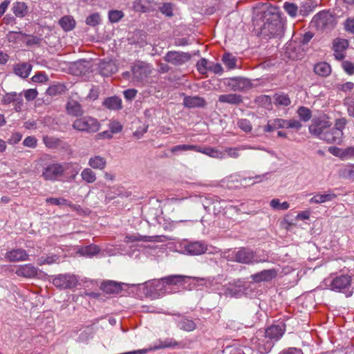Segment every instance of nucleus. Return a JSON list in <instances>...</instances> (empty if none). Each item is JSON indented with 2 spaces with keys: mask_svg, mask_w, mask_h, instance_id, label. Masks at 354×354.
<instances>
[{
  "mask_svg": "<svg viewBox=\"0 0 354 354\" xmlns=\"http://www.w3.org/2000/svg\"><path fill=\"white\" fill-rule=\"evenodd\" d=\"M64 169L62 164L53 163L44 168L41 176L46 180L55 181L62 176Z\"/></svg>",
  "mask_w": 354,
  "mask_h": 354,
  "instance_id": "9",
  "label": "nucleus"
},
{
  "mask_svg": "<svg viewBox=\"0 0 354 354\" xmlns=\"http://www.w3.org/2000/svg\"><path fill=\"white\" fill-rule=\"evenodd\" d=\"M183 103L188 108L204 107L206 104L205 99L198 96L185 97Z\"/></svg>",
  "mask_w": 354,
  "mask_h": 354,
  "instance_id": "28",
  "label": "nucleus"
},
{
  "mask_svg": "<svg viewBox=\"0 0 354 354\" xmlns=\"http://www.w3.org/2000/svg\"><path fill=\"white\" fill-rule=\"evenodd\" d=\"M247 149H251V147L245 146V145H241L238 147H234V148H232V147L226 148L225 150L223 151L225 152V154L227 153L228 156H230L232 158H237L240 156L239 151Z\"/></svg>",
  "mask_w": 354,
  "mask_h": 354,
  "instance_id": "48",
  "label": "nucleus"
},
{
  "mask_svg": "<svg viewBox=\"0 0 354 354\" xmlns=\"http://www.w3.org/2000/svg\"><path fill=\"white\" fill-rule=\"evenodd\" d=\"M82 179L87 183H93L96 180V174L91 168H85L81 172Z\"/></svg>",
  "mask_w": 354,
  "mask_h": 354,
  "instance_id": "44",
  "label": "nucleus"
},
{
  "mask_svg": "<svg viewBox=\"0 0 354 354\" xmlns=\"http://www.w3.org/2000/svg\"><path fill=\"white\" fill-rule=\"evenodd\" d=\"M15 274L25 278H35L37 276L38 268L31 263L21 265L17 267Z\"/></svg>",
  "mask_w": 354,
  "mask_h": 354,
  "instance_id": "18",
  "label": "nucleus"
},
{
  "mask_svg": "<svg viewBox=\"0 0 354 354\" xmlns=\"http://www.w3.org/2000/svg\"><path fill=\"white\" fill-rule=\"evenodd\" d=\"M100 250V248L97 245L91 244L80 248L78 250L77 253L84 257H92L98 254Z\"/></svg>",
  "mask_w": 354,
  "mask_h": 354,
  "instance_id": "34",
  "label": "nucleus"
},
{
  "mask_svg": "<svg viewBox=\"0 0 354 354\" xmlns=\"http://www.w3.org/2000/svg\"><path fill=\"white\" fill-rule=\"evenodd\" d=\"M59 261V257L56 254L42 256L37 259V264L39 266H43L45 264L51 265L53 263H57Z\"/></svg>",
  "mask_w": 354,
  "mask_h": 354,
  "instance_id": "43",
  "label": "nucleus"
},
{
  "mask_svg": "<svg viewBox=\"0 0 354 354\" xmlns=\"http://www.w3.org/2000/svg\"><path fill=\"white\" fill-rule=\"evenodd\" d=\"M237 126L245 133H250L252 129L251 122L247 119H239L237 121Z\"/></svg>",
  "mask_w": 354,
  "mask_h": 354,
  "instance_id": "55",
  "label": "nucleus"
},
{
  "mask_svg": "<svg viewBox=\"0 0 354 354\" xmlns=\"http://www.w3.org/2000/svg\"><path fill=\"white\" fill-rule=\"evenodd\" d=\"M196 151L204 153L214 158L223 159L225 158V152L214 147L202 148L197 146Z\"/></svg>",
  "mask_w": 354,
  "mask_h": 354,
  "instance_id": "24",
  "label": "nucleus"
},
{
  "mask_svg": "<svg viewBox=\"0 0 354 354\" xmlns=\"http://www.w3.org/2000/svg\"><path fill=\"white\" fill-rule=\"evenodd\" d=\"M285 331L284 327L279 325H274L268 328L265 332V335L271 340L277 341L283 335Z\"/></svg>",
  "mask_w": 354,
  "mask_h": 354,
  "instance_id": "23",
  "label": "nucleus"
},
{
  "mask_svg": "<svg viewBox=\"0 0 354 354\" xmlns=\"http://www.w3.org/2000/svg\"><path fill=\"white\" fill-rule=\"evenodd\" d=\"M212 62L205 58H201L198 60L196 63V68L199 73L205 75L209 71Z\"/></svg>",
  "mask_w": 354,
  "mask_h": 354,
  "instance_id": "40",
  "label": "nucleus"
},
{
  "mask_svg": "<svg viewBox=\"0 0 354 354\" xmlns=\"http://www.w3.org/2000/svg\"><path fill=\"white\" fill-rule=\"evenodd\" d=\"M74 129L86 133H94L100 129V124L97 119L86 115L80 116L73 122Z\"/></svg>",
  "mask_w": 354,
  "mask_h": 354,
  "instance_id": "4",
  "label": "nucleus"
},
{
  "mask_svg": "<svg viewBox=\"0 0 354 354\" xmlns=\"http://www.w3.org/2000/svg\"><path fill=\"white\" fill-rule=\"evenodd\" d=\"M346 124L344 118L338 119L335 122V127L329 129L322 136V140L328 143L339 144L342 141L343 129Z\"/></svg>",
  "mask_w": 354,
  "mask_h": 354,
  "instance_id": "3",
  "label": "nucleus"
},
{
  "mask_svg": "<svg viewBox=\"0 0 354 354\" xmlns=\"http://www.w3.org/2000/svg\"><path fill=\"white\" fill-rule=\"evenodd\" d=\"M100 73L103 76H111L118 71V66L112 60H102L98 64Z\"/></svg>",
  "mask_w": 354,
  "mask_h": 354,
  "instance_id": "20",
  "label": "nucleus"
},
{
  "mask_svg": "<svg viewBox=\"0 0 354 354\" xmlns=\"http://www.w3.org/2000/svg\"><path fill=\"white\" fill-rule=\"evenodd\" d=\"M183 348V346H181V343L176 342L175 339L172 338H167L164 341H159V344L155 346L153 348L151 347L153 350H157L164 348Z\"/></svg>",
  "mask_w": 354,
  "mask_h": 354,
  "instance_id": "33",
  "label": "nucleus"
},
{
  "mask_svg": "<svg viewBox=\"0 0 354 354\" xmlns=\"http://www.w3.org/2000/svg\"><path fill=\"white\" fill-rule=\"evenodd\" d=\"M133 8L137 12H149L156 10L157 3L153 0H135Z\"/></svg>",
  "mask_w": 354,
  "mask_h": 354,
  "instance_id": "16",
  "label": "nucleus"
},
{
  "mask_svg": "<svg viewBox=\"0 0 354 354\" xmlns=\"http://www.w3.org/2000/svg\"><path fill=\"white\" fill-rule=\"evenodd\" d=\"M348 46V41L344 39H337L333 42L334 51H344Z\"/></svg>",
  "mask_w": 354,
  "mask_h": 354,
  "instance_id": "54",
  "label": "nucleus"
},
{
  "mask_svg": "<svg viewBox=\"0 0 354 354\" xmlns=\"http://www.w3.org/2000/svg\"><path fill=\"white\" fill-rule=\"evenodd\" d=\"M222 61L229 70L236 68V58L230 53H225Z\"/></svg>",
  "mask_w": 354,
  "mask_h": 354,
  "instance_id": "45",
  "label": "nucleus"
},
{
  "mask_svg": "<svg viewBox=\"0 0 354 354\" xmlns=\"http://www.w3.org/2000/svg\"><path fill=\"white\" fill-rule=\"evenodd\" d=\"M274 100L275 104L283 106H287L291 103L288 95L284 93H276L274 95Z\"/></svg>",
  "mask_w": 354,
  "mask_h": 354,
  "instance_id": "42",
  "label": "nucleus"
},
{
  "mask_svg": "<svg viewBox=\"0 0 354 354\" xmlns=\"http://www.w3.org/2000/svg\"><path fill=\"white\" fill-rule=\"evenodd\" d=\"M103 105L110 110H120L122 109V100L116 96L107 97L103 102Z\"/></svg>",
  "mask_w": 354,
  "mask_h": 354,
  "instance_id": "31",
  "label": "nucleus"
},
{
  "mask_svg": "<svg viewBox=\"0 0 354 354\" xmlns=\"http://www.w3.org/2000/svg\"><path fill=\"white\" fill-rule=\"evenodd\" d=\"M283 8L285 11L291 17H295L297 15V13L299 12V10H298V7L296 4L293 3L286 2L283 4Z\"/></svg>",
  "mask_w": 354,
  "mask_h": 354,
  "instance_id": "52",
  "label": "nucleus"
},
{
  "mask_svg": "<svg viewBox=\"0 0 354 354\" xmlns=\"http://www.w3.org/2000/svg\"><path fill=\"white\" fill-rule=\"evenodd\" d=\"M330 126L331 123L326 118H319L313 120L308 129L311 134L321 139Z\"/></svg>",
  "mask_w": 354,
  "mask_h": 354,
  "instance_id": "10",
  "label": "nucleus"
},
{
  "mask_svg": "<svg viewBox=\"0 0 354 354\" xmlns=\"http://www.w3.org/2000/svg\"><path fill=\"white\" fill-rule=\"evenodd\" d=\"M352 279L350 275L342 274L332 279H326V286L331 290L341 292L348 289L351 285Z\"/></svg>",
  "mask_w": 354,
  "mask_h": 354,
  "instance_id": "6",
  "label": "nucleus"
},
{
  "mask_svg": "<svg viewBox=\"0 0 354 354\" xmlns=\"http://www.w3.org/2000/svg\"><path fill=\"white\" fill-rule=\"evenodd\" d=\"M328 151L333 156L344 160V149H340L337 147H330L328 149Z\"/></svg>",
  "mask_w": 354,
  "mask_h": 354,
  "instance_id": "62",
  "label": "nucleus"
},
{
  "mask_svg": "<svg viewBox=\"0 0 354 354\" xmlns=\"http://www.w3.org/2000/svg\"><path fill=\"white\" fill-rule=\"evenodd\" d=\"M277 119L269 120L266 126L263 127V131L265 132H272L276 129H278V127L277 126Z\"/></svg>",
  "mask_w": 354,
  "mask_h": 354,
  "instance_id": "63",
  "label": "nucleus"
},
{
  "mask_svg": "<svg viewBox=\"0 0 354 354\" xmlns=\"http://www.w3.org/2000/svg\"><path fill=\"white\" fill-rule=\"evenodd\" d=\"M223 257L230 261L243 264H254L266 261L257 258L255 252L248 248H240L238 250H229L223 253Z\"/></svg>",
  "mask_w": 354,
  "mask_h": 354,
  "instance_id": "1",
  "label": "nucleus"
},
{
  "mask_svg": "<svg viewBox=\"0 0 354 354\" xmlns=\"http://www.w3.org/2000/svg\"><path fill=\"white\" fill-rule=\"evenodd\" d=\"M277 275V270L275 269L264 270L256 274H252L250 278L256 283L261 281H270Z\"/></svg>",
  "mask_w": 354,
  "mask_h": 354,
  "instance_id": "19",
  "label": "nucleus"
},
{
  "mask_svg": "<svg viewBox=\"0 0 354 354\" xmlns=\"http://www.w3.org/2000/svg\"><path fill=\"white\" fill-rule=\"evenodd\" d=\"M245 281L241 279L234 280L223 287V295L230 297H239L244 292Z\"/></svg>",
  "mask_w": 354,
  "mask_h": 354,
  "instance_id": "11",
  "label": "nucleus"
},
{
  "mask_svg": "<svg viewBox=\"0 0 354 354\" xmlns=\"http://www.w3.org/2000/svg\"><path fill=\"white\" fill-rule=\"evenodd\" d=\"M46 203L53 205H67L73 209L75 208V205L72 204V203L64 198H47L46 199Z\"/></svg>",
  "mask_w": 354,
  "mask_h": 354,
  "instance_id": "39",
  "label": "nucleus"
},
{
  "mask_svg": "<svg viewBox=\"0 0 354 354\" xmlns=\"http://www.w3.org/2000/svg\"><path fill=\"white\" fill-rule=\"evenodd\" d=\"M77 279L72 274H60L54 277L53 283L55 286L61 289L72 288L76 286Z\"/></svg>",
  "mask_w": 354,
  "mask_h": 354,
  "instance_id": "8",
  "label": "nucleus"
},
{
  "mask_svg": "<svg viewBox=\"0 0 354 354\" xmlns=\"http://www.w3.org/2000/svg\"><path fill=\"white\" fill-rule=\"evenodd\" d=\"M197 145H179L174 146L170 149V151L173 153L186 151H196Z\"/></svg>",
  "mask_w": 354,
  "mask_h": 354,
  "instance_id": "49",
  "label": "nucleus"
},
{
  "mask_svg": "<svg viewBox=\"0 0 354 354\" xmlns=\"http://www.w3.org/2000/svg\"><path fill=\"white\" fill-rule=\"evenodd\" d=\"M66 113L71 116L80 117L84 113L82 105L76 100H70L66 105Z\"/></svg>",
  "mask_w": 354,
  "mask_h": 354,
  "instance_id": "22",
  "label": "nucleus"
},
{
  "mask_svg": "<svg viewBox=\"0 0 354 354\" xmlns=\"http://www.w3.org/2000/svg\"><path fill=\"white\" fill-rule=\"evenodd\" d=\"M336 194L334 193L330 192L327 194H321L318 193L313 196L310 200L309 203L310 204H321L326 202H329L333 201L336 198Z\"/></svg>",
  "mask_w": 354,
  "mask_h": 354,
  "instance_id": "27",
  "label": "nucleus"
},
{
  "mask_svg": "<svg viewBox=\"0 0 354 354\" xmlns=\"http://www.w3.org/2000/svg\"><path fill=\"white\" fill-rule=\"evenodd\" d=\"M270 205L275 210H286L290 207V204L288 202L281 203L278 198L272 199L270 202Z\"/></svg>",
  "mask_w": 354,
  "mask_h": 354,
  "instance_id": "50",
  "label": "nucleus"
},
{
  "mask_svg": "<svg viewBox=\"0 0 354 354\" xmlns=\"http://www.w3.org/2000/svg\"><path fill=\"white\" fill-rule=\"evenodd\" d=\"M178 327L183 330L191 332L196 329V324L192 319L182 315H178L175 319Z\"/></svg>",
  "mask_w": 354,
  "mask_h": 354,
  "instance_id": "21",
  "label": "nucleus"
},
{
  "mask_svg": "<svg viewBox=\"0 0 354 354\" xmlns=\"http://www.w3.org/2000/svg\"><path fill=\"white\" fill-rule=\"evenodd\" d=\"M297 113L300 120L304 122H308L312 117L311 111L306 106H299Z\"/></svg>",
  "mask_w": 354,
  "mask_h": 354,
  "instance_id": "46",
  "label": "nucleus"
},
{
  "mask_svg": "<svg viewBox=\"0 0 354 354\" xmlns=\"http://www.w3.org/2000/svg\"><path fill=\"white\" fill-rule=\"evenodd\" d=\"M31 71L32 65L27 62L16 64L14 67L15 73L22 78L28 77Z\"/></svg>",
  "mask_w": 354,
  "mask_h": 354,
  "instance_id": "29",
  "label": "nucleus"
},
{
  "mask_svg": "<svg viewBox=\"0 0 354 354\" xmlns=\"http://www.w3.org/2000/svg\"><path fill=\"white\" fill-rule=\"evenodd\" d=\"M101 289L108 294L118 293L121 290L120 284L113 281L104 282L101 286Z\"/></svg>",
  "mask_w": 354,
  "mask_h": 354,
  "instance_id": "36",
  "label": "nucleus"
},
{
  "mask_svg": "<svg viewBox=\"0 0 354 354\" xmlns=\"http://www.w3.org/2000/svg\"><path fill=\"white\" fill-rule=\"evenodd\" d=\"M48 80V76L44 73H36L32 77V81L34 82L43 83Z\"/></svg>",
  "mask_w": 354,
  "mask_h": 354,
  "instance_id": "64",
  "label": "nucleus"
},
{
  "mask_svg": "<svg viewBox=\"0 0 354 354\" xmlns=\"http://www.w3.org/2000/svg\"><path fill=\"white\" fill-rule=\"evenodd\" d=\"M59 24L65 31H70L74 28L75 21L71 16H64L60 19Z\"/></svg>",
  "mask_w": 354,
  "mask_h": 354,
  "instance_id": "38",
  "label": "nucleus"
},
{
  "mask_svg": "<svg viewBox=\"0 0 354 354\" xmlns=\"http://www.w3.org/2000/svg\"><path fill=\"white\" fill-rule=\"evenodd\" d=\"M27 34L21 32L10 31L7 35V39L10 42L17 43L19 41H25Z\"/></svg>",
  "mask_w": 354,
  "mask_h": 354,
  "instance_id": "41",
  "label": "nucleus"
},
{
  "mask_svg": "<svg viewBox=\"0 0 354 354\" xmlns=\"http://www.w3.org/2000/svg\"><path fill=\"white\" fill-rule=\"evenodd\" d=\"M100 15L97 13H93L86 18V23L89 26H95L100 24Z\"/></svg>",
  "mask_w": 354,
  "mask_h": 354,
  "instance_id": "58",
  "label": "nucleus"
},
{
  "mask_svg": "<svg viewBox=\"0 0 354 354\" xmlns=\"http://www.w3.org/2000/svg\"><path fill=\"white\" fill-rule=\"evenodd\" d=\"M314 71L319 76L327 77L331 73V68L326 62H319L315 65Z\"/></svg>",
  "mask_w": 354,
  "mask_h": 354,
  "instance_id": "37",
  "label": "nucleus"
},
{
  "mask_svg": "<svg viewBox=\"0 0 354 354\" xmlns=\"http://www.w3.org/2000/svg\"><path fill=\"white\" fill-rule=\"evenodd\" d=\"M124 16V14L120 10H111L109 13V18L111 22H118Z\"/></svg>",
  "mask_w": 354,
  "mask_h": 354,
  "instance_id": "57",
  "label": "nucleus"
},
{
  "mask_svg": "<svg viewBox=\"0 0 354 354\" xmlns=\"http://www.w3.org/2000/svg\"><path fill=\"white\" fill-rule=\"evenodd\" d=\"M109 129L113 133H118L122 131L123 127L121 123L118 121L114 120L110 122Z\"/></svg>",
  "mask_w": 354,
  "mask_h": 354,
  "instance_id": "61",
  "label": "nucleus"
},
{
  "mask_svg": "<svg viewBox=\"0 0 354 354\" xmlns=\"http://www.w3.org/2000/svg\"><path fill=\"white\" fill-rule=\"evenodd\" d=\"M12 10L15 15L19 18L24 17L28 12L27 5L26 3L21 1H17L15 3Z\"/></svg>",
  "mask_w": 354,
  "mask_h": 354,
  "instance_id": "32",
  "label": "nucleus"
},
{
  "mask_svg": "<svg viewBox=\"0 0 354 354\" xmlns=\"http://www.w3.org/2000/svg\"><path fill=\"white\" fill-rule=\"evenodd\" d=\"M315 6L312 2H306L300 7L299 14L302 16H307L314 10Z\"/></svg>",
  "mask_w": 354,
  "mask_h": 354,
  "instance_id": "56",
  "label": "nucleus"
},
{
  "mask_svg": "<svg viewBox=\"0 0 354 354\" xmlns=\"http://www.w3.org/2000/svg\"><path fill=\"white\" fill-rule=\"evenodd\" d=\"M151 66L144 62H137L131 67L133 81L142 82L147 80L151 73Z\"/></svg>",
  "mask_w": 354,
  "mask_h": 354,
  "instance_id": "7",
  "label": "nucleus"
},
{
  "mask_svg": "<svg viewBox=\"0 0 354 354\" xmlns=\"http://www.w3.org/2000/svg\"><path fill=\"white\" fill-rule=\"evenodd\" d=\"M186 277L183 275H169L160 279L154 280L153 286L162 293L170 292L169 287L171 286H177L182 284Z\"/></svg>",
  "mask_w": 354,
  "mask_h": 354,
  "instance_id": "5",
  "label": "nucleus"
},
{
  "mask_svg": "<svg viewBox=\"0 0 354 354\" xmlns=\"http://www.w3.org/2000/svg\"><path fill=\"white\" fill-rule=\"evenodd\" d=\"M19 95V93L16 92L6 93L2 98V103L3 104H9L11 102H14L16 98Z\"/></svg>",
  "mask_w": 354,
  "mask_h": 354,
  "instance_id": "60",
  "label": "nucleus"
},
{
  "mask_svg": "<svg viewBox=\"0 0 354 354\" xmlns=\"http://www.w3.org/2000/svg\"><path fill=\"white\" fill-rule=\"evenodd\" d=\"M252 342L258 351L262 354L270 352L274 345L273 341H271L266 335L252 339Z\"/></svg>",
  "mask_w": 354,
  "mask_h": 354,
  "instance_id": "15",
  "label": "nucleus"
},
{
  "mask_svg": "<svg viewBox=\"0 0 354 354\" xmlns=\"http://www.w3.org/2000/svg\"><path fill=\"white\" fill-rule=\"evenodd\" d=\"M66 86L62 84H53L48 87L46 93L51 96L62 94L66 91Z\"/></svg>",
  "mask_w": 354,
  "mask_h": 354,
  "instance_id": "47",
  "label": "nucleus"
},
{
  "mask_svg": "<svg viewBox=\"0 0 354 354\" xmlns=\"http://www.w3.org/2000/svg\"><path fill=\"white\" fill-rule=\"evenodd\" d=\"M188 53L180 51H169L164 57L165 61L175 66H181L191 59Z\"/></svg>",
  "mask_w": 354,
  "mask_h": 354,
  "instance_id": "12",
  "label": "nucleus"
},
{
  "mask_svg": "<svg viewBox=\"0 0 354 354\" xmlns=\"http://www.w3.org/2000/svg\"><path fill=\"white\" fill-rule=\"evenodd\" d=\"M339 176L354 181V165H346L339 169L338 171Z\"/></svg>",
  "mask_w": 354,
  "mask_h": 354,
  "instance_id": "35",
  "label": "nucleus"
},
{
  "mask_svg": "<svg viewBox=\"0 0 354 354\" xmlns=\"http://www.w3.org/2000/svg\"><path fill=\"white\" fill-rule=\"evenodd\" d=\"M88 165L94 169L103 170L106 166V160L101 156H94L89 158Z\"/></svg>",
  "mask_w": 354,
  "mask_h": 354,
  "instance_id": "30",
  "label": "nucleus"
},
{
  "mask_svg": "<svg viewBox=\"0 0 354 354\" xmlns=\"http://www.w3.org/2000/svg\"><path fill=\"white\" fill-rule=\"evenodd\" d=\"M224 84L233 91H243L250 88L251 85L249 80L241 77L225 79Z\"/></svg>",
  "mask_w": 354,
  "mask_h": 354,
  "instance_id": "13",
  "label": "nucleus"
},
{
  "mask_svg": "<svg viewBox=\"0 0 354 354\" xmlns=\"http://www.w3.org/2000/svg\"><path fill=\"white\" fill-rule=\"evenodd\" d=\"M5 259L9 262L26 261L29 260V255L25 250L16 248L7 252Z\"/></svg>",
  "mask_w": 354,
  "mask_h": 354,
  "instance_id": "14",
  "label": "nucleus"
},
{
  "mask_svg": "<svg viewBox=\"0 0 354 354\" xmlns=\"http://www.w3.org/2000/svg\"><path fill=\"white\" fill-rule=\"evenodd\" d=\"M218 101L222 103L236 105L243 102V98L241 95L236 93L223 94L219 95Z\"/></svg>",
  "mask_w": 354,
  "mask_h": 354,
  "instance_id": "25",
  "label": "nucleus"
},
{
  "mask_svg": "<svg viewBox=\"0 0 354 354\" xmlns=\"http://www.w3.org/2000/svg\"><path fill=\"white\" fill-rule=\"evenodd\" d=\"M158 236H145L142 238L136 235H127L124 238V241L126 243H131L138 241H158Z\"/></svg>",
  "mask_w": 354,
  "mask_h": 354,
  "instance_id": "51",
  "label": "nucleus"
},
{
  "mask_svg": "<svg viewBox=\"0 0 354 354\" xmlns=\"http://www.w3.org/2000/svg\"><path fill=\"white\" fill-rule=\"evenodd\" d=\"M73 69L77 75H85L91 69V64L89 61L82 59L73 64Z\"/></svg>",
  "mask_w": 354,
  "mask_h": 354,
  "instance_id": "26",
  "label": "nucleus"
},
{
  "mask_svg": "<svg viewBox=\"0 0 354 354\" xmlns=\"http://www.w3.org/2000/svg\"><path fill=\"white\" fill-rule=\"evenodd\" d=\"M335 24V17L328 10L320 11L310 21L311 26L319 30L330 29L334 27Z\"/></svg>",
  "mask_w": 354,
  "mask_h": 354,
  "instance_id": "2",
  "label": "nucleus"
},
{
  "mask_svg": "<svg viewBox=\"0 0 354 354\" xmlns=\"http://www.w3.org/2000/svg\"><path fill=\"white\" fill-rule=\"evenodd\" d=\"M160 12L165 15L167 17L173 16V7L170 3H165L162 6L159 8Z\"/></svg>",
  "mask_w": 354,
  "mask_h": 354,
  "instance_id": "59",
  "label": "nucleus"
},
{
  "mask_svg": "<svg viewBox=\"0 0 354 354\" xmlns=\"http://www.w3.org/2000/svg\"><path fill=\"white\" fill-rule=\"evenodd\" d=\"M45 145L50 149L57 148L60 145V140L51 136H45L43 138Z\"/></svg>",
  "mask_w": 354,
  "mask_h": 354,
  "instance_id": "53",
  "label": "nucleus"
},
{
  "mask_svg": "<svg viewBox=\"0 0 354 354\" xmlns=\"http://www.w3.org/2000/svg\"><path fill=\"white\" fill-rule=\"evenodd\" d=\"M183 248L184 253L189 255H199L207 250V245L201 241L186 243Z\"/></svg>",
  "mask_w": 354,
  "mask_h": 354,
  "instance_id": "17",
  "label": "nucleus"
}]
</instances>
